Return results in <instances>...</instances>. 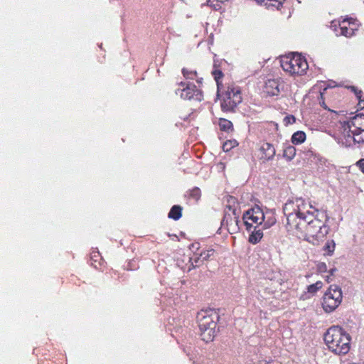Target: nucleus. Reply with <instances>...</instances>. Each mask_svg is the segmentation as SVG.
<instances>
[{"instance_id":"obj_13","label":"nucleus","mask_w":364,"mask_h":364,"mask_svg":"<svg viewBox=\"0 0 364 364\" xmlns=\"http://www.w3.org/2000/svg\"><path fill=\"white\" fill-rule=\"evenodd\" d=\"M261 153V159L264 160H271L275 155V149L272 144L269 143H264L259 149Z\"/></svg>"},{"instance_id":"obj_22","label":"nucleus","mask_w":364,"mask_h":364,"mask_svg":"<svg viewBox=\"0 0 364 364\" xmlns=\"http://www.w3.org/2000/svg\"><path fill=\"white\" fill-rule=\"evenodd\" d=\"M213 75L214 76V78L217 82V86H218V93H219L220 92V80L223 77V74L222 73L221 70H215L214 71H213Z\"/></svg>"},{"instance_id":"obj_26","label":"nucleus","mask_w":364,"mask_h":364,"mask_svg":"<svg viewBox=\"0 0 364 364\" xmlns=\"http://www.w3.org/2000/svg\"><path fill=\"white\" fill-rule=\"evenodd\" d=\"M316 270L319 273H326L328 272V267L325 262H319L316 264Z\"/></svg>"},{"instance_id":"obj_23","label":"nucleus","mask_w":364,"mask_h":364,"mask_svg":"<svg viewBox=\"0 0 364 364\" xmlns=\"http://www.w3.org/2000/svg\"><path fill=\"white\" fill-rule=\"evenodd\" d=\"M182 73L186 78L194 79L195 77H196L197 75V73L196 70H189L186 68H183L182 70Z\"/></svg>"},{"instance_id":"obj_11","label":"nucleus","mask_w":364,"mask_h":364,"mask_svg":"<svg viewBox=\"0 0 364 364\" xmlns=\"http://www.w3.org/2000/svg\"><path fill=\"white\" fill-rule=\"evenodd\" d=\"M228 211L225 212L222 225L225 227L230 234L237 232L240 230L239 214L235 208H232L230 205L227 206Z\"/></svg>"},{"instance_id":"obj_3","label":"nucleus","mask_w":364,"mask_h":364,"mask_svg":"<svg viewBox=\"0 0 364 364\" xmlns=\"http://www.w3.org/2000/svg\"><path fill=\"white\" fill-rule=\"evenodd\" d=\"M339 132L336 140L342 146L364 144V114H356L349 121L340 122Z\"/></svg>"},{"instance_id":"obj_5","label":"nucleus","mask_w":364,"mask_h":364,"mask_svg":"<svg viewBox=\"0 0 364 364\" xmlns=\"http://www.w3.org/2000/svg\"><path fill=\"white\" fill-rule=\"evenodd\" d=\"M218 314L212 309L201 310L197 314V322L203 341L206 343L213 340L216 335V326Z\"/></svg>"},{"instance_id":"obj_31","label":"nucleus","mask_w":364,"mask_h":364,"mask_svg":"<svg viewBox=\"0 0 364 364\" xmlns=\"http://www.w3.org/2000/svg\"><path fill=\"white\" fill-rule=\"evenodd\" d=\"M337 269L336 268H331V269L328 270L327 272H328L329 274L333 276L334 274L336 272Z\"/></svg>"},{"instance_id":"obj_2","label":"nucleus","mask_w":364,"mask_h":364,"mask_svg":"<svg viewBox=\"0 0 364 364\" xmlns=\"http://www.w3.org/2000/svg\"><path fill=\"white\" fill-rule=\"evenodd\" d=\"M244 224L248 231H251L248 241L253 245L257 244L263 237V230L269 229L276 223V218L272 212L265 213L259 206L247 210L242 216Z\"/></svg>"},{"instance_id":"obj_25","label":"nucleus","mask_w":364,"mask_h":364,"mask_svg":"<svg viewBox=\"0 0 364 364\" xmlns=\"http://www.w3.org/2000/svg\"><path fill=\"white\" fill-rule=\"evenodd\" d=\"M214 250L209 249L205 251H203L200 253V257H202V262L208 260L211 256L213 255Z\"/></svg>"},{"instance_id":"obj_6","label":"nucleus","mask_w":364,"mask_h":364,"mask_svg":"<svg viewBox=\"0 0 364 364\" xmlns=\"http://www.w3.org/2000/svg\"><path fill=\"white\" fill-rule=\"evenodd\" d=\"M280 63L284 71L291 75H302L309 68L306 58L298 53L282 56Z\"/></svg>"},{"instance_id":"obj_1","label":"nucleus","mask_w":364,"mask_h":364,"mask_svg":"<svg viewBox=\"0 0 364 364\" xmlns=\"http://www.w3.org/2000/svg\"><path fill=\"white\" fill-rule=\"evenodd\" d=\"M283 211L287 230L299 239L317 245L329 232L326 213L315 209L301 198L287 200Z\"/></svg>"},{"instance_id":"obj_29","label":"nucleus","mask_w":364,"mask_h":364,"mask_svg":"<svg viewBox=\"0 0 364 364\" xmlns=\"http://www.w3.org/2000/svg\"><path fill=\"white\" fill-rule=\"evenodd\" d=\"M191 261L192 262V264H195L196 266L200 265V264H202L203 262H202V257H200V255L198 256V255H196L193 257L191 258Z\"/></svg>"},{"instance_id":"obj_20","label":"nucleus","mask_w":364,"mask_h":364,"mask_svg":"<svg viewBox=\"0 0 364 364\" xmlns=\"http://www.w3.org/2000/svg\"><path fill=\"white\" fill-rule=\"evenodd\" d=\"M335 245H336L333 240H328L323 247V251L325 252V254L331 255L335 250Z\"/></svg>"},{"instance_id":"obj_12","label":"nucleus","mask_w":364,"mask_h":364,"mask_svg":"<svg viewBox=\"0 0 364 364\" xmlns=\"http://www.w3.org/2000/svg\"><path fill=\"white\" fill-rule=\"evenodd\" d=\"M284 82L279 79H270L266 82L264 89L268 95L277 96L284 90Z\"/></svg>"},{"instance_id":"obj_9","label":"nucleus","mask_w":364,"mask_h":364,"mask_svg":"<svg viewBox=\"0 0 364 364\" xmlns=\"http://www.w3.org/2000/svg\"><path fill=\"white\" fill-rule=\"evenodd\" d=\"M331 28L334 31L336 36L350 38L358 30V24L351 18H344L341 21H331Z\"/></svg>"},{"instance_id":"obj_28","label":"nucleus","mask_w":364,"mask_h":364,"mask_svg":"<svg viewBox=\"0 0 364 364\" xmlns=\"http://www.w3.org/2000/svg\"><path fill=\"white\" fill-rule=\"evenodd\" d=\"M190 196L194 200H198L200 197V190L198 188H194L191 191Z\"/></svg>"},{"instance_id":"obj_4","label":"nucleus","mask_w":364,"mask_h":364,"mask_svg":"<svg viewBox=\"0 0 364 364\" xmlns=\"http://www.w3.org/2000/svg\"><path fill=\"white\" fill-rule=\"evenodd\" d=\"M350 336L341 327L333 326L324 334V341L328 350L335 355L347 354L350 349Z\"/></svg>"},{"instance_id":"obj_19","label":"nucleus","mask_w":364,"mask_h":364,"mask_svg":"<svg viewBox=\"0 0 364 364\" xmlns=\"http://www.w3.org/2000/svg\"><path fill=\"white\" fill-rule=\"evenodd\" d=\"M352 92H354V94L355 95L356 97L358 98V106L360 109H363L364 107V100H363L361 99L362 97V91L360 90H358L357 87H354V86H350L349 87Z\"/></svg>"},{"instance_id":"obj_27","label":"nucleus","mask_w":364,"mask_h":364,"mask_svg":"<svg viewBox=\"0 0 364 364\" xmlns=\"http://www.w3.org/2000/svg\"><path fill=\"white\" fill-rule=\"evenodd\" d=\"M237 144L235 141H228L223 144V149L225 151H228Z\"/></svg>"},{"instance_id":"obj_32","label":"nucleus","mask_w":364,"mask_h":364,"mask_svg":"<svg viewBox=\"0 0 364 364\" xmlns=\"http://www.w3.org/2000/svg\"><path fill=\"white\" fill-rule=\"evenodd\" d=\"M332 277H333L332 275L328 274V275H326L323 277L325 278V279L327 282H331L333 280Z\"/></svg>"},{"instance_id":"obj_8","label":"nucleus","mask_w":364,"mask_h":364,"mask_svg":"<svg viewBox=\"0 0 364 364\" xmlns=\"http://www.w3.org/2000/svg\"><path fill=\"white\" fill-rule=\"evenodd\" d=\"M241 91L239 87L233 85L227 87L222 95L221 108L225 112H232L242 102Z\"/></svg>"},{"instance_id":"obj_10","label":"nucleus","mask_w":364,"mask_h":364,"mask_svg":"<svg viewBox=\"0 0 364 364\" xmlns=\"http://www.w3.org/2000/svg\"><path fill=\"white\" fill-rule=\"evenodd\" d=\"M176 95L180 96L183 100H195L200 102L203 95L200 90L193 83L181 82L179 87L176 90Z\"/></svg>"},{"instance_id":"obj_21","label":"nucleus","mask_w":364,"mask_h":364,"mask_svg":"<svg viewBox=\"0 0 364 364\" xmlns=\"http://www.w3.org/2000/svg\"><path fill=\"white\" fill-rule=\"evenodd\" d=\"M323 287V283L321 281H318L314 284H312L311 285H309L307 287V291L310 294H315L317 292L319 289H321Z\"/></svg>"},{"instance_id":"obj_7","label":"nucleus","mask_w":364,"mask_h":364,"mask_svg":"<svg viewBox=\"0 0 364 364\" xmlns=\"http://www.w3.org/2000/svg\"><path fill=\"white\" fill-rule=\"evenodd\" d=\"M343 293L338 285H331L323 294L322 307L325 312L331 313L336 310L341 304Z\"/></svg>"},{"instance_id":"obj_16","label":"nucleus","mask_w":364,"mask_h":364,"mask_svg":"<svg viewBox=\"0 0 364 364\" xmlns=\"http://www.w3.org/2000/svg\"><path fill=\"white\" fill-rule=\"evenodd\" d=\"M306 140V134L302 131L295 132L291 137V142L294 144H300Z\"/></svg>"},{"instance_id":"obj_30","label":"nucleus","mask_w":364,"mask_h":364,"mask_svg":"<svg viewBox=\"0 0 364 364\" xmlns=\"http://www.w3.org/2000/svg\"><path fill=\"white\" fill-rule=\"evenodd\" d=\"M356 165L360 168V170L364 173V159H361L358 161H357Z\"/></svg>"},{"instance_id":"obj_14","label":"nucleus","mask_w":364,"mask_h":364,"mask_svg":"<svg viewBox=\"0 0 364 364\" xmlns=\"http://www.w3.org/2000/svg\"><path fill=\"white\" fill-rule=\"evenodd\" d=\"M285 0H256L261 5L267 9L279 10Z\"/></svg>"},{"instance_id":"obj_18","label":"nucleus","mask_w":364,"mask_h":364,"mask_svg":"<svg viewBox=\"0 0 364 364\" xmlns=\"http://www.w3.org/2000/svg\"><path fill=\"white\" fill-rule=\"evenodd\" d=\"M296 155V149L291 145H288L284 150L283 156L288 160H291Z\"/></svg>"},{"instance_id":"obj_15","label":"nucleus","mask_w":364,"mask_h":364,"mask_svg":"<svg viewBox=\"0 0 364 364\" xmlns=\"http://www.w3.org/2000/svg\"><path fill=\"white\" fill-rule=\"evenodd\" d=\"M182 208L179 205H173L168 213V218L173 219L174 220H178L181 217Z\"/></svg>"},{"instance_id":"obj_33","label":"nucleus","mask_w":364,"mask_h":364,"mask_svg":"<svg viewBox=\"0 0 364 364\" xmlns=\"http://www.w3.org/2000/svg\"><path fill=\"white\" fill-rule=\"evenodd\" d=\"M91 255H92L91 257L92 259L97 258L99 256V252H92Z\"/></svg>"},{"instance_id":"obj_17","label":"nucleus","mask_w":364,"mask_h":364,"mask_svg":"<svg viewBox=\"0 0 364 364\" xmlns=\"http://www.w3.org/2000/svg\"><path fill=\"white\" fill-rule=\"evenodd\" d=\"M219 127L221 130L229 132L233 129L232 123L225 119H220Z\"/></svg>"},{"instance_id":"obj_24","label":"nucleus","mask_w":364,"mask_h":364,"mask_svg":"<svg viewBox=\"0 0 364 364\" xmlns=\"http://www.w3.org/2000/svg\"><path fill=\"white\" fill-rule=\"evenodd\" d=\"M228 0H208V5L210 7H213L214 9H218L220 6V3H223L228 1Z\"/></svg>"}]
</instances>
